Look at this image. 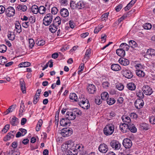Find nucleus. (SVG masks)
<instances>
[{"mask_svg":"<svg viewBox=\"0 0 155 155\" xmlns=\"http://www.w3.org/2000/svg\"><path fill=\"white\" fill-rule=\"evenodd\" d=\"M114 129V126L112 124L107 125L104 128L103 132L106 136H109L113 134Z\"/></svg>","mask_w":155,"mask_h":155,"instance_id":"1","label":"nucleus"},{"mask_svg":"<svg viewBox=\"0 0 155 155\" xmlns=\"http://www.w3.org/2000/svg\"><path fill=\"white\" fill-rule=\"evenodd\" d=\"M123 76L127 79H131L133 75L132 72L128 68H124L121 71Z\"/></svg>","mask_w":155,"mask_h":155,"instance_id":"2","label":"nucleus"},{"mask_svg":"<svg viewBox=\"0 0 155 155\" xmlns=\"http://www.w3.org/2000/svg\"><path fill=\"white\" fill-rule=\"evenodd\" d=\"M53 19L52 15L51 13H48L44 17L43 23L45 26H48L51 23Z\"/></svg>","mask_w":155,"mask_h":155,"instance_id":"3","label":"nucleus"},{"mask_svg":"<svg viewBox=\"0 0 155 155\" xmlns=\"http://www.w3.org/2000/svg\"><path fill=\"white\" fill-rule=\"evenodd\" d=\"M79 105L83 108L85 109H88L90 107V104L88 101L86 99L85 100H82L78 102Z\"/></svg>","mask_w":155,"mask_h":155,"instance_id":"4","label":"nucleus"},{"mask_svg":"<svg viewBox=\"0 0 155 155\" xmlns=\"http://www.w3.org/2000/svg\"><path fill=\"white\" fill-rule=\"evenodd\" d=\"M142 90L143 93L147 95H150L153 92L152 88L147 85L143 86L142 88Z\"/></svg>","mask_w":155,"mask_h":155,"instance_id":"5","label":"nucleus"},{"mask_svg":"<svg viewBox=\"0 0 155 155\" xmlns=\"http://www.w3.org/2000/svg\"><path fill=\"white\" fill-rule=\"evenodd\" d=\"M72 133L71 129L69 128H64L61 130V134L64 137H67L70 136Z\"/></svg>","mask_w":155,"mask_h":155,"instance_id":"6","label":"nucleus"},{"mask_svg":"<svg viewBox=\"0 0 155 155\" xmlns=\"http://www.w3.org/2000/svg\"><path fill=\"white\" fill-rule=\"evenodd\" d=\"M15 11L14 8L12 7H9L6 8L5 14L7 16L10 17L14 15Z\"/></svg>","mask_w":155,"mask_h":155,"instance_id":"7","label":"nucleus"},{"mask_svg":"<svg viewBox=\"0 0 155 155\" xmlns=\"http://www.w3.org/2000/svg\"><path fill=\"white\" fill-rule=\"evenodd\" d=\"M123 145L127 149H129L132 145L131 140L128 138H125L123 140Z\"/></svg>","mask_w":155,"mask_h":155,"instance_id":"8","label":"nucleus"},{"mask_svg":"<svg viewBox=\"0 0 155 155\" xmlns=\"http://www.w3.org/2000/svg\"><path fill=\"white\" fill-rule=\"evenodd\" d=\"M110 146L112 148L115 150L119 149L121 147V144L118 142L113 140L110 143Z\"/></svg>","mask_w":155,"mask_h":155,"instance_id":"9","label":"nucleus"},{"mask_svg":"<svg viewBox=\"0 0 155 155\" xmlns=\"http://www.w3.org/2000/svg\"><path fill=\"white\" fill-rule=\"evenodd\" d=\"M98 150L100 152L105 153L108 150V146L105 143H101L99 146Z\"/></svg>","mask_w":155,"mask_h":155,"instance_id":"10","label":"nucleus"},{"mask_svg":"<svg viewBox=\"0 0 155 155\" xmlns=\"http://www.w3.org/2000/svg\"><path fill=\"white\" fill-rule=\"evenodd\" d=\"M144 104L143 101L140 99H137L134 103L135 107L138 109H140L142 108L144 105Z\"/></svg>","mask_w":155,"mask_h":155,"instance_id":"11","label":"nucleus"},{"mask_svg":"<svg viewBox=\"0 0 155 155\" xmlns=\"http://www.w3.org/2000/svg\"><path fill=\"white\" fill-rule=\"evenodd\" d=\"M87 90L90 94H94L96 91L95 86L92 84H88L87 85Z\"/></svg>","mask_w":155,"mask_h":155,"instance_id":"12","label":"nucleus"},{"mask_svg":"<svg viewBox=\"0 0 155 155\" xmlns=\"http://www.w3.org/2000/svg\"><path fill=\"white\" fill-rule=\"evenodd\" d=\"M119 127L120 130L124 133H126L129 131L128 124L125 123L121 124Z\"/></svg>","mask_w":155,"mask_h":155,"instance_id":"13","label":"nucleus"},{"mask_svg":"<svg viewBox=\"0 0 155 155\" xmlns=\"http://www.w3.org/2000/svg\"><path fill=\"white\" fill-rule=\"evenodd\" d=\"M20 84L21 90L23 94L26 93L25 83L23 79H21L20 80Z\"/></svg>","mask_w":155,"mask_h":155,"instance_id":"14","label":"nucleus"},{"mask_svg":"<svg viewBox=\"0 0 155 155\" xmlns=\"http://www.w3.org/2000/svg\"><path fill=\"white\" fill-rule=\"evenodd\" d=\"M119 62L124 66H127L129 64L130 62L129 60L124 58H120L118 60Z\"/></svg>","mask_w":155,"mask_h":155,"instance_id":"15","label":"nucleus"},{"mask_svg":"<svg viewBox=\"0 0 155 155\" xmlns=\"http://www.w3.org/2000/svg\"><path fill=\"white\" fill-rule=\"evenodd\" d=\"M66 117L67 118L71 120H74L76 118L75 114H74L73 111L67 112Z\"/></svg>","mask_w":155,"mask_h":155,"instance_id":"16","label":"nucleus"},{"mask_svg":"<svg viewBox=\"0 0 155 155\" xmlns=\"http://www.w3.org/2000/svg\"><path fill=\"white\" fill-rule=\"evenodd\" d=\"M124 123L129 124L131 123V120L130 117L126 115H123L121 117Z\"/></svg>","mask_w":155,"mask_h":155,"instance_id":"17","label":"nucleus"},{"mask_svg":"<svg viewBox=\"0 0 155 155\" xmlns=\"http://www.w3.org/2000/svg\"><path fill=\"white\" fill-rule=\"evenodd\" d=\"M76 7L78 9H82L85 7V3L83 1H80L75 4Z\"/></svg>","mask_w":155,"mask_h":155,"instance_id":"18","label":"nucleus"},{"mask_svg":"<svg viewBox=\"0 0 155 155\" xmlns=\"http://www.w3.org/2000/svg\"><path fill=\"white\" fill-rule=\"evenodd\" d=\"M60 12L61 15L63 17H66L69 15V12L68 10L65 8H63L61 9Z\"/></svg>","mask_w":155,"mask_h":155,"instance_id":"19","label":"nucleus"},{"mask_svg":"<svg viewBox=\"0 0 155 155\" xmlns=\"http://www.w3.org/2000/svg\"><path fill=\"white\" fill-rule=\"evenodd\" d=\"M61 22L60 18L59 16H57L53 20L52 24L58 27L61 24Z\"/></svg>","mask_w":155,"mask_h":155,"instance_id":"20","label":"nucleus"},{"mask_svg":"<svg viewBox=\"0 0 155 155\" xmlns=\"http://www.w3.org/2000/svg\"><path fill=\"white\" fill-rule=\"evenodd\" d=\"M116 53L120 57H124L125 55V51L124 49H122L121 48L117 49L116 50Z\"/></svg>","mask_w":155,"mask_h":155,"instance_id":"21","label":"nucleus"},{"mask_svg":"<svg viewBox=\"0 0 155 155\" xmlns=\"http://www.w3.org/2000/svg\"><path fill=\"white\" fill-rule=\"evenodd\" d=\"M111 69L114 71H118L121 69V67L118 64H114L111 65Z\"/></svg>","mask_w":155,"mask_h":155,"instance_id":"22","label":"nucleus"},{"mask_svg":"<svg viewBox=\"0 0 155 155\" xmlns=\"http://www.w3.org/2000/svg\"><path fill=\"white\" fill-rule=\"evenodd\" d=\"M129 126V130H130L131 132L135 133L137 131V128L133 124L130 123L128 124Z\"/></svg>","mask_w":155,"mask_h":155,"instance_id":"23","label":"nucleus"},{"mask_svg":"<svg viewBox=\"0 0 155 155\" xmlns=\"http://www.w3.org/2000/svg\"><path fill=\"white\" fill-rule=\"evenodd\" d=\"M18 123V119L15 116L10 121V123L12 126H16Z\"/></svg>","mask_w":155,"mask_h":155,"instance_id":"24","label":"nucleus"},{"mask_svg":"<svg viewBox=\"0 0 155 155\" xmlns=\"http://www.w3.org/2000/svg\"><path fill=\"white\" fill-rule=\"evenodd\" d=\"M16 8L18 11H21L23 12L26 11L27 9V7L25 5H19L17 6Z\"/></svg>","mask_w":155,"mask_h":155,"instance_id":"25","label":"nucleus"},{"mask_svg":"<svg viewBox=\"0 0 155 155\" xmlns=\"http://www.w3.org/2000/svg\"><path fill=\"white\" fill-rule=\"evenodd\" d=\"M91 53V50L88 49L86 50L84 57V60L85 59L86 61H87L89 58L90 56Z\"/></svg>","mask_w":155,"mask_h":155,"instance_id":"26","label":"nucleus"},{"mask_svg":"<svg viewBox=\"0 0 155 155\" xmlns=\"http://www.w3.org/2000/svg\"><path fill=\"white\" fill-rule=\"evenodd\" d=\"M127 87L128 89L131 91L134 90L136 88V85L133 83H129L127 84Z\"/></svg>","mask_w":155,"mask_h":155,"instance_id":"27","label":"nucleus"},{"mask_svg":"<svg viewBox=\"0 0 155 155\" xmlns=\"http://www.w3.org/2000/svg\"><path fill=\"white\" fill-rule=\"evenodd\" d=\"M74 145L73 141L71 140H69L66 142V145L67 146V149H71Z\"/></svg>","mask_w":155,"mask_h":155,"instance_id":"28","label":"nucleus"},{"mask_svg":"<svg viewBox=\"0 0 155 155\" xmlns=\"http://www.w3.org/2000/svg\"><path fill=\"white\" fill-rule=\"evenodd\" d=\"M60 124L61 126L66 127L68 124H69L70 123L69 122H67L66 119L62 118L60 121Z\"/></svg>","mask_w":155,"mask_h":155,"instance_id":"29","label":"nucleus"},{"mask_svg":"<svg viewBox=\"0 0 155 155\" xmlns=\"http://www.w3.org/2000/svg\"><path fill=\"white\" fill-rule=\"evenodd\" d=\"M147 55L152 57L155 55V50L153 49H148L146 52Z\"/></svg>","mask_w":155,"mask_h":155,"instance_id":"30","label":"nucleus"},{"mask_svg":"<svg viewBox=\"0 0 155 155\" xmlns=\"http://www.w3.org/2000/svg\"><path fill=\"white\" fill-rule=\"evenodd\" d=\"M137 75L140 77H143L145 76V73L140 69H137L136 71Z\"/></svg>","mask_w":155,"mask_h":155,"instance_id":"31","label":"nucleus"},{"mask_svg":"<svg viewBox=\"0 0 155 155\" xmlns=\"http://www.w3.org/2000/svg\"><path fill=\"white\" fill-rule=\"evenodd\" d=\"M129 47L130 46L125 43L121 44L120 46V48L122 49H124V51L125 50L128 51L129 49Z\"/></svg>","mask_w":155,"mask_h":155,"instance_id":"32","label":"nucleus"},{"mask_svg":"<svg viewBox=\"0 0 155 155\" xmlns=\"http://www.w3.org/2000/svg\"><path fill=\"white\" fill-rule=\"evenodd\" d=\"M57 26H55V25L52 24L49 27V31L52 33H55L57 30Z\"/></svg>","mask_w":155,"mask_h":155,"instance_id":"33","label":"nucleus"},{"mask_svg":"<svg viewBox=\"0 0 155 155\" xmlns=\"http://www.w3.org/2000/svg\"><path fill=\"white\" fill-rule=\"evenodd\" d=\"M69 98L73 101L76 102L78 100V97L76 94L74 93H71L69 95Z\"/></svg>","mask_w":155,"mask_h":155,"instance_id":"34","label":"nucleus"},{"mask_svg":"<svg viewBox=\"0 0 155 155\" xmlns=\"http://www.w3.org/2000/svg\"><path fill=\"white\" fill-rule=\"evenodd\" d=\"M109 97L108 94L107 92H104L101 93V97L102 100H107Z\"/></svg>","mask_w":155,"mask_h":155,"instance_id":"35","label":"nucleus"},{"mask_svg":"<svg viewBox=\"0 0 155 155\" xmlns=\"http://www.w3.org/2000/svg\"><path fill=\"white\" fill-rule=\"evenodd\" d=\"M15 29L16 32L18 33H20L21 31V25L19 22H17L15 24Z\"/></svg>","mask_w":155,"mask_h":155,"instance_id":"36","label":"nucleus"},{"mask_svg":"<svg viewBox=\"0 0 155 155\" xmlns=\"http://www.w3.org/2000/svg\"><path fill=\"white\" fill-rule=\"evenodd\" d=\"M129 45L132 48H134L137 46V44L134 41L131 40L129 42Z\"/></svg>","mask_w":155,"mask_h":155,"instance_id":"37","label":"nucleus"},{"mask_svg":"<svg viewBox=\"0 0 155 155\" xmlns=\"http://www.w3.org/2000/svg\"><path fill=\"white\" fill-rule=\"evenodd\" d=\"M28 46L29 49H32L35 44L34 40L32 38H29L28 39Z\"/></svg>","mask_w":155,"mask_h":155,"instance_id":"38","label":"nucleus"},{"mask_svg":"<svg viewBox=\"0 0 155 155\" xmlns=\"http://www.w3.org/2000/svg\"><path fill=\"white\" fill-rule=\"evenodd\" d=\"M36 44L38 46H42L45 44V41L40 38H38L36 41Z\"/></svg>","mask_w":155,"mask_h":155,"instance_id":"39","label":"nucleus"},{"mask_svg":"<svg viewBox=\"0 0 155 155\" xmlns=\"http://www.w3.org/2000/svg\"><path fill=\"white\" fill-rule=\"evenodd\" d=\"M144 93L142 92L141 91H137L136 92V95L139 98V99H142L144 97Z\"/></svg>","mask_w":155,"mask_h":155,"instance_id":"40","label":"nucleus"},{"mask_svg":"<svg viewBox=\"0 0 155 155\" xmlns=\"http://www.w3.org/2000/svg\"><path fill=\"white\" fill-rule=\"evenodd\" d=\"M73 111L75 114V117L76 116H81L82 114L81 111L78 109L75 108L73 110Z\"/></svg>","mask_w":155,"mask_h":155,"instance_id":"41","label":"nucleus"},{"mask_svg":"<svg viewBox=\"0 0 155 155\" xmlns=\"http://www.w3.org/2000/svg\"><path fill=\"white\" fill-rule=\"evenodd\" d=\"M31 9L32 12L34 14H37L38 12V8L36 5H33L31 7Z\"/></svg>","mask_w":155,"mask_h":155,"instance_id":"42","label":"nucleus"},{"mask_svg":"<svg viewBox=\"0 0 155 155\" xmlns=\"http://www.w3.org/2000/svg\"><path fill=\"white\" fill-rule=\"evenodd\" d=\"M140 128L141 130H148L149 129L148 124L145 123H142L140 124Z\"/></svg>","mask_w":155,"mask_h":155,"instance_id":"43","label":"nucleus"},{"mask_svg":"<svg viewBox=\"0 0 155 155\" xmlns=\"http://www.w3.org/2000/svg\"><path fill=\"white\" fill-rule=\"evenodd\" d=\"M116 101L114 98H108L107 100V102L108 104L112 105L115 103Z\"/></svg>","mask_w":155,"mask_h":155,"instance_id":"44","label":"nucleus"},{"mask_svg":"<svg viewBox=\"0 0 155 155\" xmlns=\"http://www.w3.org/2000/svg\"><path fill=\"white\" fill-rule=\"evenodd\" d=\"M46 11V8L43 6H41L38 8V12L41 14H44Z\"/></svg>","mask_w":155,"mask_h":155,"instance_id":"45","label":"nucleus"},{"mask_svg":"<svg viewBox=\"0 0 155 155\" xmlns=\"http://www.w3.org/2000/svg\"><path fill=\"white\" fill-rule=\"evenodd\" d=\"M13 138L12 134H11V133H8L7 134L6 137L4 138V140L5 141H6L8 140H10L11 139Z\"/></svg>","mask_w":155,"mask_h":155,"instance_id":"46","label":"nucleus"},{"mask_svg":"<svg viewBox=\"0 0 155 155\" xmlns=\"http://www.w3.org/2000/svg\"><path fill=\"white\" fill-rule=\"evenodd\" d=\"M7 50V47L4 45H0V52L4 53Z\"/></svg>","mask_w":155,"mask_h":155,"instance_id":"47","label":"nucleus"},{"mask_svg":"<svg viewBox=\"0 0 155 155\" xmlns=\"http://www.w3.org/2000/svg\"><path fill=\"white\" fill-rule=\"evenodd\" d=\"M7 62L6 58L3 56L0 57V64L1 65H3L5 64Z\"/></svg>","mask_w":155,"mask_h":155,"instance_id":"48","label":"nucleus"},{"mask_svg":"<svg viewBox=\"0 0 155 155\" xmlns=\"http://www.w3.org/2000/svg\"><path fill=\"white\" fill-rule=\"evenodd\" d=\"M143 27L145 29L149 30L151 28L152 25L149 23H146L143 25Z\"/></svg>","mask_w":155,"mask_h":155,"instance_id":"49","label":"nucleus"},{"mask_svg":"<svg viewBox=\"0 0 155 155\" xmlns=\"http://www.w3.org/2000/svg\"><path fill=\"white\" fill-rule=\"evenodd\" d=\"M116 86V88L120 91L122 90L124 88V85L121 83L117 84Z\"/></svg>","mask_w":155,"mask_h":155,"instance_id":"50","label":"nucleus"},{"mask_svg":"<svg viewBox=\"0 0 155 155\" xmlns=\"http://www.w3.org/2000/svg\"><path fill=\"white\" fill-rule=\"evenodd\" d=\"M109 14V12H107L104 14L101 17L102 20V21H106L107 20Z\"/></svg>","mask_w":155,"mask_h":155,"instance_id":"51","label":"nucleus"},{"mask_svg":"<svg viewBox=\"0 0 155 155\" xmlns=\"http://www.w3.org/2000/svg\"><path fill=\"white\" fill-rule=\"evenodd\" d=\"M10 127V125L9 124H7L4 127V128L2 130V132L4 133H6L9 129Z\"/></svg>","mask_w":155,"mask_h":155,"instance_id":"52","label":"nucleus"},{"mask_svg":"<svg viewBox=\"0 0 155 155\" xmlns=\"http://www.w3.org/2000/svg\"><path fill=\"white\" fill-rule=\"evenodd\" d=\"M61 5L66 6L68 4V0H58Z\"/></svg>","mask_w":155,"mask_h":155,"instance_id":"53","label":"nucleus"},{"mask_svg":"<svg viewBox=\"0 0 155 155\" xmlns=\"http://www.w3.org/2000/svg\"><path fill=\"white\" fill-rule=\"evenodd\" d=\"M124 101V99L122 97H119L117 101V104H118V106L120 107V104H122Z\"/></svg>","mask_w":155,"mask_h":155,"instance_id":"54","label":"nucleus"},{"mask_svg":"<svg viewBox=\"0 0 155 155\" xmlns=\"http://www.w3.org/2000/svg\"><path fill=\"white\" fill-rule=\"evenodd\" d=\"M8 37L9 39L12 41L15 38V36L12 33H10L9 34H8Z\"/></svg>","mask_w":155,"mask_h":155,"instance_id":"55","label":"nucleus"},{"mask_svg":"<svg viewBox=\"0 0 155 155\" xmlns=\"http://www.w3.org/2000/svg\"><path fill=\"white\" fill-rule=\"evenodd\" d=\"M58 11V8L55 7H54L51 8V12L52 14H56L57 13Z\"/></svg>","mask_w":155,"mask_h":155,"instance_id":"56","label":"nucleus"},{"mask_svg":"<svg viewBox=\"0 0 155 155\" xmlns=\"http://www.w3.org/2000/svg\"><path fill=\"white\" fill-rule=\"evenodd\" d=\"M150 122L152 124H155V117L152 116L149 117Z\"/></svg>","mask_w":155,"mask_h":155,"instance_id":"57","label":"nucleus"},{"mask_svg":"<svg viewBox=\"0 0 155 155\" xmlns=\"http://www.w3.org/2000/svg\"><path fill=\"white\" fill-rule=\"evenodd\" d=\"M22 26L25 28H27L30 25V23L29 21H24L22 23Z\"/></svg>","mask_w":155,"mask_h":155,"instance_id":"58","label":"nucleus"},{"mask_svg":"<svg viewBox=\"0 0 155 155\" xmlns=\"http://www.w3.org/2000/svg\"><path fill=\"white\" fill-rule=\"evenodd\" d=\"M130 117L131 119H136L137 117V115L135 113H132L130 115Z\"/></svg>","mask_w":155,"mask_h":155,"instance_id":"59","label":"nucleus"},{"mask_svg":"<svg viewBox=\"0 0 155 155\" xmlns=\"http://www.w3.org/2000/svg\"><path fill=\"white\" fill-rule=\"evenodd\" d=\"M102 85L104 88H106L109 86L110 83L108 81H106L103 82Z\"/></svg>","mask_w":155,"mask_h":155,"instance_id":"60","label":"nucleus"},{"mask_svg":"<svg viewBox=\"0 0 155 155\" xmlns=\"http://www.w3.org/2000/svg\"><path fill=\"white\" fill-rule=\"evenodd\" d=\"M6 9L2 5H0V15L3 13L5 12Z\"/></svg>","mask_w":155,"mask_h":155,"instance_id":"61","label":"nucleus"},{"mask_svg":"<svg viewBox=\"0 0 155 155\" xmlns=\"http://www.w3.org/2000/svg\"><path fill=\"white\" fill-rule=\"evenodd\" d=\"M123 7V5L122 4L119 5L115 7V10L117 12H119Z\"/></svg>","mask_w":155,"mask_h":155,"instance_id":"62","label":"nucleus"},{"mask_svg":"<svg viewBox=\"0 0 155 155\" xmlns=\"http://www.w3.org/2000/svg\"><path fill=\"white\" fill-rule=\"evenodd\" d=\"M135 67L137 69H140L143 68V67L142 65L140 64H137L135 65Z\"/></svg>","mask_w":155,"mask_h":155,"instance_id":"63","label":"nucleus"},{"mask_svg":"<svg viewBox=\"0 0 155 155\" xmlns=\"http://www.w3.org/2000/svg\"><path fill=\"white\" fill-rule=\"evenodd\" d=\"M72 150L74 153H72V151H69L65 153L66 155H76L77 154L75 152H74V150Z\"/></svg>","mask_w":155,"mask_h":155,"instance_id":"64","label":"nucleus"}]
</instances>
